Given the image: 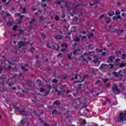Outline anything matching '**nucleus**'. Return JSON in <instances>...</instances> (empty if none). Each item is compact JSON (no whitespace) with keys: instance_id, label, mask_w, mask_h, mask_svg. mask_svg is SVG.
<instances>
[{"instance_id":"30","label":"nucleus","mask_w":126,"mask_h":126,"mask_svg":"<svg viewBox=\"0 0 126 126\" xmlns=\"http://www.w3.org/2000/svg\"><path fill=\"white\" fill-rule=\"evenodd\" d=\"M126 58V54H123L122 55V56H121V59L122 60H125Z\"/></svg>"},{"instance_id":"8","label":"nucleus","mask_w":126,"mask_h":126,"mask_svg":"<svg viewBox=\"0 0 126 126\" xmlns=\"http://www.w3.org/2000/svg\"><path fill=\"white\" fill-rule=\"evenodd\" d=\"M55 92H58V95H63L64 92H65V90H62L61 91H59L58 90H55Z\"/></svg>"},{"instance_id":"57","label":"nucleus","mask_w":126,"mask_h":126,"mask_svg":"<svg viewBox=\"0 0 126 126\" xmlns=\"http://www.w3.org/2000/svg\"><path fill=\"white\" fill-rule=\"evenodd\" d=\"M8 85H9V86L11 87V86H12V85H14V84L13 83H11L9 84Z\"/></svg>"},{"instance_id":"63","label":"nucleus","mask_w":126,"mask_h":126,"mask_svg":"<svg viewBox=\"0 0 126 126\" xmlns=\"http://www.w3.org/2000/svg\"><path fill=\"white\" fill-rule=\"evenodd\" d=\"M98 83H100V80H99L95 82V84H98Z\"/></svg>"},{"instance_id":"28","label":"nucleus","mask_w":126,"mask_h":126,"mask_svg":"<svg viewBox=\"0 0 126 126\" xmlns=\"http://www.w3.org/2000/svg\"><path fill=\"white\" fill-rule=\"evenodd\" d=\"M74 41L75 42H79V41H80V38L77 37L74 39Z\"/></svg>"},{"instance_id":"60","label":"nucleus","mask_w":126,"mask_h":126,"mask_svg":"<svg viewBox=\"0 0 126 126\" xmlns=\"http://www.w3.org/2000/svg\"><path fill=\"white\" fill-rule=\"evenodd\" d=\"M59 17L58 16H56L55 17V20L58 21V20H59Z\"/></svg>"},{"instance_id":"12","label":"nucleus","mask_w":126,"mask_h":126,"mask_svg":"<svg viewBox=\"0 0 126 126\" xmlns=\"http://www.w3.org/2000/svg\"><path fill=\"white\" fill-rule=\"evenodd\" d=\"M81 51L79 49H77L76 50H75V52H74V55L75 56V55H80L81 54Z\"/></svg>"},{"instance_id":"54","label":"nucleus","mask_w":126,"mask_h":126,"mask_svg":"<svg viewBox=\"0 0 126 126\" xmlns=\"http://www.w3.org/2000/svg\"><path fill=\"white\" fill-rule=\"evenodd\" d=\"M44 59L45 60L46 62H48L49 61V59L46 57H44Z\"/></svg>"},{"instance_id":"26","label":"nucleus","mask_w":126,"mask_h":126,"mask_svg":"<svg viewBox=\"0 0 126 126\" xmlns=\"http://www.w3.org/2000/svg\"><path fill=\"white\" fill-rule=\"evenodd\" d=\"M119 76H122L123 75V70H120L118 72Z\"/></svg>"},{"instance_id":"35","label":"nucleus","mask_w":126,"mask_h":126,"mask_svg":"<svg viewBox=\"0 0 126 126\" xmlns=\"http://www.w3.org/2000/svg\"><path fill=\"white\" fill-rule=\"evenodd\" d=\"M55 105H60V104H61V102H60V101H59L58 100H56L54 102Z\"/></svg>"},{"instance_id":"55","label":"nucleus","mask_w":126,"mask_h":126,"mask_svg":"<svg viewBox=\"0 0 126 126\" xmlns=\"http://www.w3.org/2000/svg\"><path fill=\"white\" fill-rule=\"evenodd\" d=\"M102 56H105L106 55V52H103L101 53Z\"/></svg>"},{"instance_id":"7","label":"nucleus","mask_w":126,"mask_h":126,"mask_svg":"<svg viewBox=\"0 0 126 126\" xmlns=\"http://www.w3.org/2000/svg\"><path fill=\"white\" fill-rule=\"evenodd\" d=\"M62 3H64V5L62 6V7H66L67 6V3L63 0L61 1H58L57 4H62Z\"/></svg>"},{"instance_id":"44","label":"nucleus","mask_w":126,"mask_h":126,"mask_svg":"<svg viewBox=\"0 0 126 126\" xmlns=\"http://www.w3.org/2000/svg\"><path fill=\"white\" fill-rule=\"evenodd\" d=\"M52 82H54L55 83H58V80L57 79H53Z\"/></svg>"},{"instance_id":"14","label":"nucleus","mask_w":126,"mask_h":126,"mask_svg":"<svg viewBox=\"0 0 126 126\" xmlns=\"http://www.w3.org/2000/svg\"><path fill=\"white\" fill-rule=\"evenodd\" d=\"M40 92L42 93L43 92L44 93V95H43V96H47L48 93H47V91H46L45 90H44V89L43 88H41L40 89Z\"/></svg>"},{"instance_id":"56","label":"nucleus","mask_w":126,"mask_h":126,"mask_svg":"<svg viewBox=\"0 0 126 126\" xmlns=\"http://www.w3.org/2000/svg\"><path fill=\"white\" fill-rule=\"evenodd\" d=\"M16 28H17V25H15V28H13V30L15 31L16 30Z\"/></svg>"},{"instance_id":"46","label":"nucleus","mask_w":126,"mask_h":126,"mask_svg":"<svg viewBox=\"0 0 126 126\" xmlns=\"http://www.w3.org/2000/svg\"><path fill=\"white\" fill-rule=\"evenodd\" d=\"M42 20H43V16H41L39 20V22H42Z\"/></svg>"},{"instance_id":"49","label":"nucleus","mask_w":126,"mask_h":126,"mask_svg":"<svg viewBox=\"0 0 126 126\" xmlns=\"http://www.w3.org/2000/svg\"><path fill=\"white\" fill-rule=\"evenodd\" d=\"M79 102V103L78 104H80V103H81V98H79L78 100H76V102Z\"/></svg>"},{"instance_id":"32","label":"nucleus","mask_w":126,"mask_h":126,"mask_svg":"<svg viewBox=\"0 0 126 126\" xmlns=\"http://www.w3.org/2000/svg\"><path fill=\"white\" fill-rule=\"evenodd\" d=\"M24 125V122L23 121V120H22L20 122V126H23Z\"/></svg>"},{"instance_id":"6","label":"nucleus","mask_w":126,"mask_h":126,"mask_svg":"<svg viewBox=\"0 0 126 126\" xmlns=\"http://www.w3.org/2000/svg\"><path fill=\"white\" fill-rule=\"evenodd\" d=\"M112 90L113 91H117V92H118V94H116V95L117 94H120V93L121 92V91H120V90L118 89V86H117L116 84L113 85Z\"/></svg>"},{"instance_id":"41","label":"nucleus","mask_w":126,"mask_h":126,"mask_svg":"<svg viewBox=\"0 0 126 126\" xmlns=\"http://www.w3.org/2000/svg\"><path fill=\"white\" fill-rule=\"evenodd\" d=\"M85 39H86V36L84 35V36H83L81 38V39L83 40V41H84V40H85Z\"/></svg>"},{"instance_id":"31","label":"nucleus","mask_w":126,"mask_h":126,"mask_svg":"<svg viewBox=\"0 0 126 126\" xmlns=\"http://www.w3.org/2000/svg\"><path fill=\"white\" fill-rule=\"evenodd\" d=\"M115 14L116 15H120V14H121V12H120V11L119 10H117L116 12H115Z\"/></svg>"},{"instance_id":"4","label":"nucleus","mask_w":126,"mask_h":126,"mask_svg":"<svg viewBox=\"0 0 126 126\" xmlns=\"http://www.w3.org/2000/svg\"><path fill=\"white\" fill-rule=\"evenodd\" d=\"M18 45L19 46V49H25V47H26L27 43L22 41H20L19 42Z\"/></svg>"},{"instance_id":"53","label":"nucleus","mask_w":126,"mask_h":126,"mask_svg":"<svg viewBox=\"0 0 126 126\" xmlns=\"http://www.w3.org/2000/svg\"><path fill=\"white\" fill-rule=\"evenodd\" d=\"M65 17V14L63 13L62 15V18H64Z\"/></svg>"},{"instance_id":"20","label":"nucleus","mask_w":126,"mask_h":126,"mask_svg":"<svg viewBox=\"0 0 126 126\" xmlns=\"http://www.w3.org/2000/svg\"><path fill=\"white\" fill-rule=\"evenodd\" d=\"M67 58L69 59V60H70L71 59V57L72 56V53L71 54H67Z\"/></svg>"},{"instance_id":"9","label":"nucleus","mask_w":126,"mask_h":126,"mask_svg":"<svg viewBox=\"0 0 126 126\" xmlns=\"http://www.w3.org/2000/svg\"><path fill=\"white\" fill-rule=\"evenodd\" d=\"M52 46H53V41H49L47 45H46V47L47 48H49V49H51V48H52Z\"/></svg>"},{"instance_id":"24","label":"nucleus","mask_w":126,"mask_h":126,"mask_svg":"<svg viewBox=\"0 0 126 126\" xmlns=\"http://www.w3.org/2000/svg\"><path fill=\"white\" fill-rule=\"evenodd\" d=\"M86 125V120L85 119L83 120V122L81 124V126H85Z\"/></svg>"},{"instance_id":"15","label":"nucleus","mask_w":126,"mask_h":126,"mask_svg":"<svg viewBox=\"0 0 126 126\" xmlns=\"http://www.w3.org/2000/svg\"><path fill=\"white\" fill-rule=\"evenodd\" d=\"M94 60L93 61V63H98V58H97V56H94Z\"/></svg>"},{"instance_id":"43","label":"nucleus","mask_w":126,"mask_h":126,"mask_svg":"<svg viewBox=\"0 0 126 126\" xmlns=\"http://www.w3.org/2000/svg\"><path fill=\"white\" fill-rule=\"evenodd\" d=\"M112 21V20L111 19V18H109L107 21H106V23L108 24L109 23L111 22V21Z\"/></svg>"},{"instance_id":"1","label":"nucleus","mask_w":126,"mask_h":126,"mask_svg":"<svg viewBox=\"0 0 126 126\" xmlns=\"http://www.w3.org/2000/svg\"><path fill=\"white\" fill-rule=\"evenodd\" d=\"M118 122H122L126 121V113H121L117 118Z\"/></svg>"},{"instance_id":"37","label":"nucleus","mask_w":126,"mask_h":126,"mask_svg":"<svg viewBox=\"0 0 126 126\" xmlns=\"http://www.w3.org/2000/svg\"><path fill=\"white\" fill-rule=\"evenodd\" d=\"M105 17H106V15L102 14L99 17V18L100 19H103V18Z\"/></svg>"},{"instance_id":"2","label":"nucleus","mask_w":126,"mask_h":126,"mask_svg":"<svg viewBox=\"0 0 126 126\" xmlns=\"http://www.w3.org/2000/svg\"><path fill=\"white\" fill-rule=\"evenodd\" d=\"M33 65V64L31 62H28L26 63L25 66L22 67V70H24V71H27L28 70V68L26 67H31Z\"/></svg>"},{"instance_id":"29","label":"nucleus","mask_w":126,"mask_h":126,"mask_svg":"<svg viewBox=\"0 0 126 126\" xmlns=\"http://www.w3.org/2000/svg\"><path fill=\"white\" fill-rule=\"evenodd\" d=\"M37 84H38V85H41V84H42V81L38 80L37 81Z\"/></svg>"},{"instance_id":"51","label":"nucleus","mask_w":126,"mask_h":126,"mask_svg":"<svg viewBox=\"0 0 126 126\" xmlns=\"http://www.w3.org/2000/svg\"><path fill=\"white\" fill-rule=\"evenodd\" d=\"M101 64H103V67H106V66H108V64H107L102 63Z\"/></svg>"},{"instance_id":"36","label":"nucleus","mask_w":126,"mask_h":126,"mask_svg":"<svg viewBox=\"0 0 126 126\" xmlns=\"http://www.w3.org/2000/svg\"><path fill=\"white\" fill-rule=\"evenodd\" d=\"M12 25V23L11 22H8L7 23L6 26H11Z\"/></svg>"},{"instance_id":"45","label":"nucleus","mask_w":126,"mask_h":126,"mask_svg":"<svg viewBox=\"0 0 126 126\" xmlns=\"http://www.w3.org/2000/svg\"><path fill=\"white\" fill-rule=\"evenodd\" d=\"M35 51V48L34 47H32L31 49V52H33V51Z\"/></svg>"},{"instance_id":"34","label":"nucleus","mask_w":126,"mask_h":126,"mask_svg":"<svg viewBox=\"0 0 126 126\" xmlns=\"http://www.w3.org/2000/svg\"><path fill=\"white\" fill-rule=\"evenodd\" d=\"M103 50L100 49H96L95 50L96 53H102Z\"/></svg>"},{"instance_id":"64","label":"nucleus","mask_w":126,"mask_h":126,"mask_svg":"<svg viewBox=\"0 0 126 126\" xmlns=\"http://www.w3.org/2000/svg\"><path fill=\"white\" fill-rule=\"evenodd\" d=\"M94 3H97V2H98V0H94Z\"/></svg>"},{"instance_id":"11","label":"nucleus","mask_w":126,"mask_h":126,"mask_svg":"<svg viewBox=\"0 0 126 126\" xmlns=\"http://www.w3.org/2000/svg\"><path fill=\"white\" fill-rule=\"evenodd\" d=\"M19 113L21 115H23L24 116H27V114H28V113L24 110H20L19 111Z\"/></svg>"},{"instance_id":"33","label":"nucleus","mask_w":126,"mask_h":126,"mask_svg":"<svg viewBox=\"0 0 126 126\" xmlns=\"http://www.w3.org/2000/svg\"><path fill=\"white\" fill-rule=\"evenodd\" d=\"M55 38V39H62V35H57Z\"/></svg>"},{"instance_id":"21","label":"nucleus","mask_w":126,"mask_h":126,"mask_svg":"<svg viewBox=\"0 0 126 126\" xmlns=\"http://www.w3.org/2000/svg\"><path fill=\"white\" fill-rule=\"evenodd\" d=\"M113 74L114 75V76H116V77H118L119 76V73L117 72H113Z\"/></svg>"},{"instance_id":"17","label":"nucleus","mask_w":126,"mask_h":126,"mask_svg":"<svg viewBox=\"0 0 126 126\" xmlns=\"http://www.w3.org/2000/svg\"><path fill=\"white\" fill-rule=\"evenodd\" d=\"M88 77H89V75H85L82 78V80H81V82H83V81H84V79H85V78H88Z\"/></svg>"},{"instance_id":"39","label":"nucleus","mask_w":126,"mask_h":126,"mask_svg":"<svg viewBox=\"0 0 126 126\" xmlns=\"http://www.w3.org/2000/svg\"><path fill=\"white\" fill-rule=\"evenodd\" d=\"M84 61H87V62H89L91 61V58L88 57V60H87L86 59H84Z\"/></svg>"},{"instance_id":"16","label":"nucleus","mask_w":126,"mask_h":126,"mask_svg":"<svg viewBox=\"0 0 126 126\" xmlns=\"http://www.w3.org/2000/svg\"><path fill=\"white\" fill-rule=\"evenodd\" d=\"M113 19H121V15H118V16H115L113 17Z\"/></svg>"},{"instance_id":"13","label":"nucleus","mask_w":126,"mask_h":126,"mask_svg":"<svg viewBox=\"0 0 126 126\" xmlns=\"http://www.w3.org/2000/svg\"><path fill=\"white\" fill-rule=\"evenodd\" d=\"M60 47H59V45L57 44H54L53 45V48L54 50H56V51H58L59 50Z\"/></svg>"},{"instance_id":"58","label":"nucleus","mask_w":126,"mask_h":126,"mask_svg":"<svg viewBox=\"0 0 126 126\" xmlns=\"http://www.w3.org/2000/svg\"><path fill=\"white\" fill-rule=\"evenodd\" d=\"M121 15L122 16H126V13H122Z\"/></svg>"},{"instance_id":"61","label":"nucleus","mask_w":126,"mask_h":126,"mask_svg":"<svg viewBox=\"0 0 126 126\" xmlns=\"http://www.w3.org/2000/svg\"><path fill=\"white\" fill-rule=\"evenodd\" d=\"M74 78H75V79H77V78H78V75H77V74H76V75L74 76Z\"/></svg>"},{"instance_id":"27","label":"nucleus","mask_w":126,"mask_h":126,"mask_svg":"<svg viewBox=\"0 0 126 126\" xmlns=\"http://www.w3.org/2000/svg\"><path fill=\"white\" fill-rule=\"evenodd\" d=\"M88 37L89 39H91L92 37H94V34H93V33H91L90 35H88Z\"/></svg>"},{"instance_id":"5","label":"nucleus","mask_w":126,"mask_h":126,"mask_svg":"<svg viewBox=\"0 0 126 126\" xmlns=\"http://www.w3.org/2000/svg\"><path fill=\"white\" fill-rule=\"evenodd\" d=\"M115 59L116 57L114 56H109L107 59V63H114V61H115Z\"/></svg>"},{"instance_id":"59","label":"nucleus","mask_w":126,"mask_h":126,"mask_svg":"<svg viewBox=\"0 0 126 126\" xmlns=\"http://www.w3.org/2000/svg\"><path fill=\"white\" fill-rule=\"evenodd\" d=\"M42 6H43V7H46V6H47V4H42Z\"/></svg>"},{"instance_id":"42","label":"nucleus","mask_w":126,"mask_h":126,"mask_svg":"<svg viewBox=\"0 0 126 126\" xmlns=\"http://www.w3.org/2000/svg\"><path fill=\"white\" fill-rule=\"evenodd\" d=\"M23 12L22 13H23V14L26 13V8H23Z\"/></svg>"},{"instance_id":"40","label":"nucleus","mask_w":126,"mask_h":126,"mask_svg":"<svg viewBox=\"0 0 126 126\" xmlns=\"http://www.w3.org/2000/svg\"><path fill=\"white\" fill-rule=\"evenodd\" d=\"M121 61L120 58H117L115 60V63H119Z\"/></svg>"},{"instance_id":"10","label":"nucleus","mask_w":126,"mask_h":126,"mask_svg":"<svg viewBox=\"0 0 126 126\" xmlns=\"http://www.w3.org/2000/svg\"><path fill=\"white\" fill-rule=\"evenodd\" d=\"M124 33H125V32H124V30H120L117 32V34L119 36H123V35H124Z\"/></svg>"},{"instance_id":"18","label":"nucleus","mask_w":126,"mask_h":126,"mask_svg":"<svg viewBox=\"0 0 126 126\" xmlns=\"http://www.w3.org/2000/svg\"><path fill=\"white\" fill-rule=\"evenodd\" d=\"M107 66L108 68H109L110 69H112V68H114V65L112 63H110L108 65H107Z\"/></svg>"},{"instance_id":"22","label":"nucleus","mask_w":126,"mask_h":126,"mask_svg":"<svg viewBox=\"0 0 126 126\" xmlns=\"http://www.w3.org/2000/svg\"><path fill=\"white\" fill-rule=\"evenodd\" d=\"M16 16H19L20 18V19H21V18H22V17H23V16H21V14L20 13H16L15 14Z\"/></svg>"},{"instance_id":"38","label":"nucleus","mask_w":126,"mask_h":126,"mask_svg":"<svg viewBox=\"0 0 126 126\" xmlns=\"http://www.w3.org/2000/svg\"><path fill=\"white\" fill-rule=\"evenodd\" d=\"M61 46L63 48H66V47H67V45L65 44H62Z\"/></svg>"},{"instance_id":"19","label":"nucleus","mask_w":126,"mask_h":126,"mask_svg":"<svg viewBox=\"0 0 126 126\" xmlns=\"http://www.w3.org/2000/svg\"><path fill=\"white\" fill-rule=\"evenodd\" d=\"M57 114H58V111L57 110H54L52 111L53 116L57 115Z\"/></svg>"},{"instance_id":"25","label":"nucleus","mask_w":126,"mask_h":126,"mask_svg":"<svg viewBox=\"0 0 126 126\" xmlns=\"http://www.w3.org/2000/svg\"><path fill=\"white\" fill-rule=\"evenodd\" d=\"M108 14L109 16H113V15H114V14H115V12H112L110 13L108 12Z\"/></svg>"},{"instance_id":"47","label":"nucleus","mask_w":126,"mask_h":126,"mask_svg":"<svg viewBox=\"0 0 126 126\" xmlns=\"http://www.w3.org/2000/svg\"><path fill=\"white\" fill-rule=\"evenodd\" d=\"M63 55V53H60L59 55H58V58H61L62 57V55Z\"/></svg>"},{"instance_id":"3","label":"nucleus","mask_w":126,"mask_h":126,"mask_svg":"<svg viewBox=\"0 0 126 126\" xmlns=\"http://www.w3.org/2000/svg\"><path fill=\"white\" fill-rule=\"evenodd\" d=\"M78 7V5H75V4H70L69 6L67 7V10H69V9H71V10L74 11L76 8Z\"/></svg>"},{"instance_id":"23","label":"nucleus","mask_w":126,"mask_h":126,"mask_svg":"<svg viewBox=\"0 0 126 126\" xmlns=\"http://www.w3.org/2000/svg\"><path fill=\"white\" fill-rule=\"evenodd\" d=\"M120 66V67H125V66H126V63H122Z\"/></svg>"},{"instance_id":"52","label":"nucleus","mask_w":126,"mask_h":126,"mask_svg":"<svg viewBox=\"0 0 126 126\" xmlns=\"http://www.w3.org/2000/svg\"><path fill=\"white\" fill-rule=\"evenodd\" d=\"M65 50H66L65 48H63L61 50V52H62V53H63V52H64V51H65Z\"/></svg>"},{"instance_id":"50","label":"nucleus","mask_w":126,"mask_h":126,"mask_svg":"<svg viewBox=\"0 0 126 126\" xmlns=\"http://www.w3.org/2000/svg\"><path fill=\"white\" fill-rule=\"evenodd\" d=\"M108 80H109V79H103V81L104 82H107V81H108Z\"/></svg>"},{"instance_id":"48","label":"nucleus","mask_w":126,"mask_h":126,"mask_svg":"<svg viewBox=\"0 0 126 126\" xmlns=\"http://www.w3.org/2000/svg\"><path fill=\"white\" fill-rule=\"evenodd\" d=\"M103 65H104V64H101V65L99 66V69H102L103 68H104V67L103 66Z\"/></svg>"},{"instance_id":"62","label":"nucleus","mask_w":126,"mask_h":126,"mask_svg":"<svg viewBox=\"0 0 126 126\" xmlns=\"http://www.w3.org/2000/svg\"><path fill=\"white\" fill-rule=\"evenodd\" d=\"M14 109H15V110H19V108L16 107L15 106H14Z\"/></svg>"}]
</instances>
